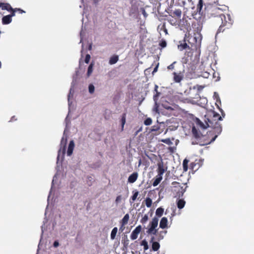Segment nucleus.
<instances>
[{"instance_id":"423d86ee","label":"nucleus","mask_w":254,"mask_h":254,"mask_svg":"<svg viewBox=\"0 0 254 254\" xmlns=\"http://www.w3.org/2000/svg\"><path fill=\"white\" fill-rule=\"evenodd\" d=\"M182 186H181V184L174 182L172 183L171 187L172 190H186L188 186L186 184H182Z\"/></svg>"},{"instance_id":"0eeeda50","label":"nucleus","mask_w":254,"mask_h":254,"mask_svg":"<svg viewBox=\"0 0 254 254\" xmlns=\"http://www.w3.org/2000/svg\"><path fill=\"white\" fill-rule=\"evenodd\" d=\"M157 166L158 175H159V176H162L163 174L166 171L167 167L164 166V163L162 160L160 162L158 163Z\"/></svg>"},{"instance_id":"72a5a7b5","label":"nucleus","mask_w":254,"mask_h":254,"mask_svg":"<svg viewBox=\"0 0 254 254\" xmlns=\"http://www.w3.org/2000/svg\"><path fill=\"white\" fill-rule=\"evenodd\" d=\"M161 141L163 143H165L168 144V145H171V144H173L172 142L171 141V140H170V138H166V139H162Z\"/></svg>"},{"instance_id":"052dcab7","label":"nucleus","mask_w":254,"mask_h":254,"mask_svg":"<svg viewBox=\"0 0 254 254\" xmlns=\"http://www.w3.org/2000/svg\"><path fill=\"white\" fill-rule=\"evenodd\" d=\"M1 62H0V68L1 67Z\"/></svg>"},{"instance_id":"79ce46f5","label":"nucleus","mask_w":254,"mask_h":254,"mask_svg":"<svg viewBox=\"0 0 254 254\" xmlns=\"http://www.w3.org/2000/svg\"><path fill=\"white\" fill-rule=\"evenodd\" d=\"M161 29L163 30V31L166 34H168V30H167V28H166V26L164 23L163 24Z\"/></svg>"},{"instance_id":"f03ea898","label":"nucleus","mask_w":254,"mask_h":254,"mask_svg":"<svg viewBox=\"0 0 254 254\" xmlns=\"http://www.w3.org/2000/svg\"><path fill=\"white\" fill-rule=\"evenodd\" d=\"M220 17L222 20V23L219 26L216 34L217 36L220 32H224L229 30L232 26L233 21L231 18L230 14H221Z\"/></svg>"},{"instance_id":"49530a36","label":"nucleus","mask_w":254,"mask_h":254,"mask_svg":"<svg viewBox=\"0 0 254 254\" xmlns=\"http://www.w3.org/2000/svg\"><path fill=\"white\" fill-rule=\"evenodd\" d=\"M121 200V196L120 195L118 196L116 199V202L117 203H119Z\"/></svg>"},{"instance_id":"864d4df0","label":"nucleus","mask_w":254,"mask_h":254,"mask_svg":"<svg viewBox=\"0 0 254 254\" xmlns=\"http://www.w3.org/2000/svg\"><path fill=\"white\" fill-rule=\"evenodd\" d=\"M142 14L144 15L145 17H146L147 15V14L144 9H143L142 11Z\"/></svg>"},{"instance_id":"bf43d9fd","label":"nucleus","mask_w":254,"mask_h":254,"mask_svg":"<svg viewBox=\"0 0 254 254\" xmlns=\"http://www.w3.org/2000/svg\"><path fill=\"white\" fill-rule=\"evenodd\" d=\"M167 211H168V209H167V210H166L165 214H167Z\"/></svg>"},{"instance_id":"f704fd0d","label":"nucleus","mask_w":254,"mask_h":254,"mask_svg":"<svg viewBox=\"0 0 254 254\" xmlns=\"http://www.w3.org/2000/svg\"><path fill=\"white\" fill-rule=\"evenodd\" d=\"M177 64V62H174L172 64L167 66L168 70H173L175 69V65Z\"/></svg>"},{"instance_id":"9b49d317","label":"nucleus","mask_w":254,"mask_h":254,"mask_svg":"<svg viewBox=\"0 0 254 254\" xmlns=\"http://www.w3.org/2000/svg\"><path fill=\"white\" fill-rule=\"evenodd\" d=\"M138 176V173L137 172L133 173L128 177V182L129 183H133L137 180Z\"/></svg>"},{"instance_id":"f257e3e1","label":"nucleus","mask_w":254,"mask_h":254,"mask_svg":"<svg viewBox=\"0 0 254 254\" xmlns=\"http://www.w3.org/2000/svg\"><path fill=\"white\" fill-rule=\"evenodd\" d=\"M206 124L208 126L212 127L213 129V130L212 131H209V134H211L212 132L213 133L215 132L217 134L215 135V136L212 138L210 141H208L207 143H210L214 141L216 137L218 136V134H219L222 131V127L221 125L217 121H214V119L211 118L210 116L209 118L207 119V121H206Z\"/></svg>"},{"instance_id":"bb28decb","label":"nucleus","mask_w":254,"mask_h":254,"mask_svg":"<svg viewBox=\"0 0 254 254\" xmlns=\"http://www.w3.org/2000/svg\"><path fill=\"white\" fill-rule=\"evenodd\" d=\"M192 132L195 138H199L200 137L199 133L194 127H193L192 128Z\"/></svg>"},{"instance_id":"2eb2a0df","label":"nucleus","mask_w":254,"mask_h":254,"mask_svg":"<svg viewBox=\"0 0 254 254\" xmlns=\"http://www.w3.org/2000/svg\"><path fill=\"white\" fill-rule=\"evenodd\" d=\"M168 219L166 217H163L160 222L159 226L162 229H165L167 227Z\"/></svg>"},{"instance_id":"393cba45","label":"nucleus","mask_w":254,"mask_h":254,"mask_svg":"<svg viewBox=\"0 0 254 254\" xmlns=\"http://www.w3.org/2000/svg\"><path fill=\"white\" fill-rule=\"evenodd\" d=\"M164 212V209L162 207L158 208L156 210V215L158 217H161Z\"/></svg>"},{"instance_id":"2f4dec72","label":"nucleus","mask_w":254,"mask_h":254,"mask_svg":"<svg viewBox=\"0 0 254 254\" xmlns=\"http://www.w3.org/2000/svg\"><path fill=\"white\" fill-rule=\"evenodd\" d=\"M145 204L147 207H150L152 204V200L151 198L147 197L145 199Z\"/></svg>"},{"instance_id":"6ab92c4d","label":"nucleus","mask_w":254,"mask_h":254,"mask_svg":"<svg viewBox=\"0 0 254 254\" xmlns=\"http://www.w3.org/2000/svg\"><path fill=\"white\" fill-rule=\"evenodd\" d=\"M154 181L153 182V186H157L162 180V176H159V175H157L156 177L154 179Z\"/></svg>"},{"instance_id":"a211bd4d","label":"nucleus","mask_w":254,"mask_h":254,"mask_svg":"<svg viewBox=\"0 0 254 254\" xmlns=\"http://www.w3.org/2000/svg\"><path fill=\"white\" fill-rule=\"evenodd\" d=\"M126 116H127V111L124 112L121 116V119L120 122L121 123L122 130L124 129V126L126 123Z\"/></svg>"},{"instance_id":"ea45409f","label":"nucleus","mask_w":254,"mask_h":254,"mask_svg":"<svg viewBox=\"0 0 254 254\" xmlns=\"http://www.w3.org/2000/svg\"><path fill=\"white\" fill-rule=\"evenodd\" d=\"M148 218V216L147 215H145L143 216V217L141 219L140 221L142 223H144L147 221Z\"/></svg>"},{"instance_id":"603ef678","label":"nucleus","mask_w":254,"mask_h":254,"mask_svg":"<svg viewBox=\"0 0 254 254\" xmlns=\"http://www.w3.org/2000/svg\"><path fill=\"white\" fill-rule=\"evenodd\" d=\"M194 165V164L193 163H190V169H193Z\"/></svg>"},{"instance_id":"412c9836","label":"nucleus","mask_w":254,"mask_h":254,"mask_svg":"<svg viewBox=\"0 0 254 254\" xmlns=\"http://www.w3.org/2000/svg\"><path fill=\"white\" fill-rule=\"evenodd\" d=\"M129 219V215L128 213L126 214L122 220L120 221V223L123 224V225H127L128 223Z\"/></svg>"},{"instance_id":"cd10ccee","label":"nucleus","mask_w":254,"mask_h":254,"mask_svg":"<svg viewBox=\"0 0 254 254\" xmlns=\"http://www.w3.org/2000/svg\"><path fill=\"white\" fill-rule=\"evenodd\" d=\"M188 163L189 160L187 159H185L184 160L183 162V170L184 171L186 172L188 169Z\"/></svg>"},{"instance_id":"4468645a","label":"nucleus","mask_w":254,"mask_h":254,"mask_svg":"<svg viewBox=\"0 0 254 254\" xmlns=\"http://www.w3.org/2000/svg\"><path fill=\"white\" fill-rule=\"evenodd\" d=\"M74 147V141H73V140H71L69 142L68 149H67V154L68 156H70L72 154Z\"/></svg>"},{"instance_id":"37998d69","label":"nucleus","mask_w":254,"mask_h":254,"mask_svg":"<svg viewBox=\"0 0 254 254\" xmlns=\"http://www.w3.org/2000/svg\"><path fill=\"white\" fill-rule=\"evenodd\" d=\"M121 224V226L119 228V231L121 232H122L125 229V225H123V224L122 223H120Z\"/></svg>"},{"instance_id":"b1692460","label":"nucleus","mask_w":254,"mask_h":254,"mask_svg":"<svg viewBox=\"0 0 254 254\" xmlns=\"http://www.w3.org/2000/svg\"><path fill=\"white\" fill-rule=\"evenodd\" d=\"M203 0H199L198 3L196 6V10L199 13H200L201 12V10L203 7Z\"/></svg>"},{"instance_id":"c03bdc74","label":"nucleus","mask_w":254,"mask_h":254,"mask_svg":"<svg viewBox=\"0 0 254 254\" xmlns=\"http://www.w3.org/2000/svg\"><path fill=\"white\" fill-rule=\"evenodd\" d=\"M176 149V148L175 147H169L168 148V150L171 153H174Z\"/></svg>"},{"instance_id":"f8f14e48","label":"nucleus","mask_w":254,"mask_h":254,"mask_svg":"<svg viewBox=\"0 0 254 254\" xmlns=\"http://www.w3.org/2000/svg\"><path fill=\"white\" fill-rule=\"evenodd\" d=\"M0 8L2 10H6L8 11L12 10V7L8 3L0 2Z\"/></svg>"},{"instance_id":"6e6552de","label":"nucleus","mask_w":254,"mask_h":254,"mask_svg":"<svg viewBox=\"0 0 254 254\" xmlns=\"http://www.w3.org/2000/svg\"><path fill=\"white\" fill-rule=\"evenodd\" d=\"M173 75V80L176 83L180 82L184 78L183 72L179 71L178 73L174 72Z\"/></svg>"},{"instance_id":"dca6fc26","label":"nucleus","mask_w":254,"mask_h":254,"mask_svg":"<svg viewBox=\"0 0 254 254\" xmlns=\"http://www.w3.org/2000/svg\"><path fill=\"white\" fill-rule=\"evenodd\" d=\"M1 21L3 25L8 24L11 22L12 18H10L9 15H7L2 17Z\"/></svg>"},{"instance_id":"3c124183","label":"nucleus","mask_w":254,"mask_h":254,"mask_svg":"<svg viewBox=\"0 0 254 254\" xmlns=\"http://www.w3.org/2000/svg\"><path fill=\"white\" fill-rule=\"evenodd\" d=\"M157 69H158V65H157V66H156L154 68V70H153V72H152V73H153V74L154 72H156V71H157Z\"/></svg>"},{"instance_id":"7ed1b4c3","label":"nucleus","mask_w":254,"mask_h":254,"mask_svg":"<svg viewBox=\"0 0 254 254\" xmlns=\"http://www.w3.org/2000/svg\"><path fill=\"white\" fill-rule=\"evenodd\" d=\"M201 38L198 33H194L193 34H189L186 36V41L190 45L192 50H197L199 48L201 43Z\"/></svg>"},{"instance_id":"a19ab883","label":"nucleus","mask_w":254,"mask_h":254,"mask_svg":"<svg viewBox=\"0 0 254 254\" xmlns=\"http://www.w3.org/2000/svg\"><path fill=\"white\" fill-rule=\"evenodd\" d=\"M90 58H91V57H90V55L87 54L86 55L85 59V60H84L85 63H86V64H88L89 62V61L90 60Z\"/></svg>"},{"instance_id":"8fccbe9b","label":"nucleus","mask_w":254,"mask_h":254,"mask_svg":"<svg viewBox=\"0 0 254 254\" xmlns=\"http://www.w3.org/2000/svg\"><path fill=\"white\" fill-rule=\"evenodd\" d=\"M168 21L171 24H175V22H174L173 19H169Z\"/></svg>"},{"instance_id":"39448f33","label":"nucleus","mask_w":254,"mask_h":254,"mask_svg":"<svg viewBox=\"0 0 254 254\" xmlns=\"http://www.w3.org/2000/svg\"><path fill=\"white\" fill-rule=\"evenodd\" d=\"M158 218L156 217H154L150 222V227L147 231V233L148 234H153L154 235L156 234L157 230H156L155 228L158 225Z\"/></svg>"},{"instance_id":"5fc2aeb1","label":"nucleus","mask_w":254,"mask_h":254,"mask_svg":"<svg viewBox=\"0 0 254 254\" xmlns=\"http://www.w3.org/2000/svg\"><path fill=\"white\" fill-rule=\"evenodd\" d=\"M14 120H16V119L15 118V116L12 117V118H11L10 121H14Z\"/></svg>"},{"instance_id":"4d7b16f0","label":"nucleus","mask_w":254,"mask_h":254,"mask_svg":"<svg viewBox=\"0 0 254 254\" xmlns=\"http://www.w3.org/2000/svg\"><path fill=\"white\" fill-rule=\"evenodd\" d=\"M95 3H97L98 1V0H94Z\"/></svg>"},{"instance_id":"6e6d98bb","label":"nucleus","mask_w":254,"mask_h":254,"mask_svg":"<svg viewBox=\"0 0 254 254\" xmlns=\"http://www.w3.org/2000/svg\"><path fill=\"white\" fill-rule=\"evenodd\" d=\"M218 101L219 102V103H220V104H221V102H220V99H217L216 102H218Z\"/></svg>"},{"instance_id":"680f3d73","label":"nucleus","mask_w":254,"mask_h":254,"mask_svg":"<svg viewBox=\"0 0 254 254\" xmlns=\"http://www.w3.org/2000/svg\"><path fill=\"white\" fill-rule=\"evenodd\" d=\"M51 192H52V191H50V194H49V196H50V195L51 194Z\"/></svg>"},{"instance_id":"aec40b11","label":"nucleus","mask_w":254,"mask_h":254,"mask_svg":"<svg viewBox=\"0 0 254 254\" xmlns=\"http://www.w3.org/2000/svg\"><path fill=\"white\" fill-rule=\"evenodd\" d=\"M212 116L211 118L214 119V121H217L219 122V121H221L222 120V117L220 116V115L215 112H212Z\"/></svg>"},{"instance_id":"09e8293b","label":"nucleus","mask_w":254,"mask_h":254,"mask_svg":"<svg viewBox=\"0 0 254 254\" xmlns=\"http://www.w3.org/2000/svg\"><path fill=\"white\" fill-rule=\"evenodd\" d=\"M53 245L55 247H57L59 246V243L58 241H56L54 242Z\"/></svg>"},{"instance_id":"4c0bfd02","label":"nucleus","mask_w":254,"mask_h":254,"mask_svg":"<svg viewBox=\"0 0 254 254\" xmlns=\"http://www.w3.org/2000/svg\"><path fill=\"white\" fill-rule=\"evenodd\" d=\"M138 194V191H135V193L133 194V195L131 196V200L132 202H134L135 199H136V197H137Z\"/></svg>"},{"instance_id":"c756f323","label":"nucleus","mask_w":254,"mask_h":254,"mask_svg":"<svg viewBox=\"0 0 254 254\" xmlns=\"http://www.w3.org/2000/svg\"><path fill=\"white\" fill-rule=\"evenodd\" d=\"M141 246H143L144 251H146L148 249V245L147 242L145 240H143L141 241Z\"/></svg>"},{"instance_id":"1a4fd4ad","label":"nucleus","mask_w":254,"mask_h":254,"mask_svg":"<svg viewBox=\"0 0 254 254\" xmlns=\"http://www.w3.org/2000/svg\"><path fill=\"white\" fill-rule=\"evenodd\" d=\"M142 229L141 225L137 226L135 229L132 232L130 235V239L134 240L137 239L138 234L140 233Z\"/></svg>"},{"instance_id":"c9c22d12","label":"nucleus","mask_w":254,"mask_h":254,"mask_svg":"<svg viewBox=\"0 0 254 254\" xmlns=\"http://www.w3.org/2000/svg\"><path fill=\"white\" fill-rule=\"evenodd\" d=\"M88 89H89V92L90 93L92 94L94 93L95 88H94V86L93 84H90L89 85Z\"/></svg>"},{"instance_id":"a18cd8bd","label":"nucleus","mask_w":254,"mask_h":254,"mask_svg":"<svg viewBox=\"0 0 254 254\" xmlns=\"http://www.w3.org/2000/svg\"><path fill=\"white\" fill-rule=\"evenodd\" d=\"M14 9L16 10V12H18L19 13H23L25 12L24 11L20 8H15Z\"/></svg>"},{"instance_id":"5701e85b","label":"nucleus","mask_w":254,"mask_h":254,"mask_svg":"<svg viewBox=\"0 0 254 254\" xmlns=\"http://www.w3.org/2000/svg\"><path fill=\"white\" fill-rule=\"evenodd\" d=\"M94 64L91 63L88 67V70L87 72V77H89L91 73L93 72V67Z\"/></svg>"},{"instance_id":"4be33fe9","label":"nucleus","mask_w":254,"mask_h":254,"mask_svg":"<svg viewBox=\"0 0 254 254\" xmlns=\"http://www.w3.org/2000/svg\"><path fill=\"white\" fill-rule=\"evenodd\" d=\"M119 60V57L117 55L112 56L110 60H109V64H116Z\"/></svg>"},{"instance_id":"9d476101","label":"nucleus","mask_w":254,"mask_h":254,"mask_svg":"<svg viewBox=\"0 0 254 254\" xmlns=\"http://www.w3.org/2000/svg\"><path fill=\"white\" fill-rule=\"evenodd\" d=\"M66 142H67L66 137H65L64 138V137L63 136L61 141V143H60L61 149L59 151V153L61 151H62L63 154H64L65 153Z\"/></svg>"},{"instance_id":"c85d7f7f","label":"nucleus","mask_w":254,"mask_h":254,"mask_svg":"<svg viewBox=\"0 0 254 254\" xmlns=\"http://www.w3.org/2000/svg\"><path fill=\"white\" fill-rule=\"evenodd\" d=\"M178 48L181 50H183L186 49L187 48H188L189 49H190V46L189 45H188L186 42H185L183 44H181L180 45H179L178 46Z\"/></svg>"},{"instance_id":"e433bc0d","label":"nucleus","mask_w":254,"mask_h":254,"mask_svg":"<svg viewBox=\"0 0 254 254\" xmlns=\"http://www.w3.org/2000/svg\"><path fill=\"white\" fill-rule=\"evenodd\" d=\"M10 14H8L10 16V18H12V17L14 16L15 15V13L16 12V10H15L14 8H13L12 7V10H10Z\"/></svg>"},{"instance_id":"de8ad7c7","label":"nucleus","mask_w":254,"mask_h":254,"mask_svg":"<svg viewBox=\"0 0 254 254\" xmlns=\"http://www.w3.org/2000/svg\"><path fill=\"white\" fill-rule=\"evenodd\" d=\"M175 215H176V210H175V209H173L172 213H171V216L170 218H172Z\"/></svg>"},{"instance_id":"ddd939ff","label":"nucleus","mask_w":254,"mask_h":254,"mask_svg":"<svg viewBox=\"0 0 254 254\" xmlns=\"http://www.w3.org/2000/svg\"><path fill=\"white\" fill-rule=\"evenodd\" d=\"M154 239V237H152L151 239L150 242H152V249L153 251H157L160 247L159 243L157 242H153Z\"/></svg>"},{"instance_id":"7c9ffc66","label":"nucleus","mask_w":254,"mask_h":254,"mask_svg":"<svg viewBox=\"0 0 254 254\" xmlns=\"http://www.w3.org/2000/svg\"><path fill=\"white\" fill-rule=\"evenodd\" d=\"M157 88H158V86L157 85L155 86V91H156V93L155 95H154L153 96V99H154V101L156 102L157 100H158V97L160 95V93L158 92L157 91Z\"/></svg>"},{"instance_id":"13d9d810","label":"nucleus","mask_w":254,"mask_h":254,"mask_svg":"<svg viewBox=\"0 0 254 254\" xmlns=\"http://www.w3.org/2000/svg\"><path fill=\"white\" fill-rule=\"evenodd\" d=\"M216 105H217V106L218 107V108H219V105L217 104V103H216Z\"/></svg>"},{"instance_id":"f3484780","label":"nucleus","mask_w":254,"mask_h":254,"mask_svg":"<svg viewBox=\"0 0 254 254\" xmlns=\"http://www.w3.org/2000/svg\"><path fill=\"white\" fill-rule=\"evenodd\" d=\"M171 14L170 15L172 17L173 16H176L178 18H180L181 17L182 11L180 9H177L175 10L173 12H171Z\"/></svg>"},{"instance_id":"20e7f679","label":"nucleus","mask_w":254,"mask_h":254,"mask_svg":"<svg viewBox=\"0 0 254 254\" xmlns=\"http://www.w3.org/2000/svg\"><path fill=\"white\" fill-rule=\"evenodd\" d=\"M184 192L185 191H178L176 195V197H178L177 205L178 208L180 209H182L186 204V201L184 200V199L182 198L184 195Z\"/></svg>"},{"instance_id":"a878e982","label":"nucleus","mask_w":254,"mask_h":254,"mask_svg":"<svg viewBox=\"0 0 254 254\" xmlns=\"http://www.w3.org/2000/svg\"><path fill=\"white\" fill-rule=\"evenodd\" d=\"M118 231V228L117 227H114L113 230H112L111 233V239L112 240H114L115 238V237L116 236L117 233Z\"/></svg>"},{"instance_id":"58836bf2","label":"nucleus","mask_w":254,"mask_h":254,"mask_svg":"<svg viewBox=\"0 0 254 254\" xmlns=\"http://www.w3.org/2000/svg\"><path fill=\"white\" fill-rule=\"evenodd\" d=\"M159 46L162 48H165L167 46V43L165 40H163L160 42Z\"/></svg>"},{"instance_id":"473e14b6","label":"nucleus","mask_w":254,"mask_h":254,"mask_svg":"<svg viewBox=\"0 0 254 254\" xmlns=\"http://www.w3.org/2000/svg\"><path fill=\"white\" fill-rule=\"evenodd\" d=\"M152 123V119L150 118H148L145 120L144 121V124L146 126H149Z\"/></svg>"}]
</instances>
